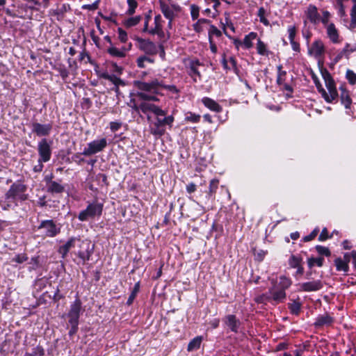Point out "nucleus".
<instances>
[{
	"instance_id": "obj_51",
	"label": "nucleus",
	"mask_w": 356,
	"mask_h": 356,
	"mask_svg": "<svg viewBox=\"0 0 356 356\" xmlns=\"http://www.w3.org/2000/svg\"><path fill=\"white\" fill-rule=\"evenodd\" d=\"M191 14L193 20L197 19L199 16V8L195 5H191Z\"/></svg>"
},
{
	"instance_id": "obj_7",
	"label": "nucleus",
	"mask_w": 356,
	"mask_h": 356,
	"mask_svg": "<svg viewBox=\"0 0 356 356\" xmlns=\"http://www.w3.org/2000/svg\"><path fill=\"white\" fill-rule=\"evenodd\" d=\"M134 86L142 91L159 94V90L161 88V86H163V83L159 81L158 79H154L148 83L140 81H134Z\"/></svg>"
},
{
	"instance_id": "obj_17",
	"label": "nucleus",
	"mask_w": 356,
	"mask_h": 356,
	"mask_svg": "<svg viewBox=\"0 0 356 356\" xmlns=\"http://www.w3.org/2000/svg\"><path fill=\"white\" fill-rule=\"evenodd\" d=\"M325 47L321 40L314 41L309 49V54L316 58L320 57L324 54Z\"/></svg>"
},
{
	"instance_id": "obj_60",
	"label": "nucleus",
	"mask_w": 356,
	"mask_h": 356,
	"mask_svg": "<svg viewBox=\"0 0 356 356\" xmlns=\"http://www.w3.org/2000/svg\"><path fill=\"white\" fill-rule=\"evenodd\" d=\"M122 126V123L120 122H111L110 123V129L112 131H118Z\"/></svg>"
},
{
	"instance_id": "obj_19",
	"label": "nucleus",
	"mask_w": 356,
	"mask_h": 356,
	"mask_svg": "<svg viewBox=\"0 0 356 356\" xmlns=\"http://www.w3.org/2000/svg\"><path fill=\"white\" fill-rule=\"evenodd\" d=\"M327 37L333 43L339 42V31L333 23L327 24L326 26Z\"/></svg>"
},
{
	"instance_id": "obj_20",
	"label": "nucleus",
	"mask_w": 356,
	"mask_h": 356,
	"mask_svg": "<svg viewBox=\"0 0 356 356\" xmlns=\"http://www.w3.org/2000/svg\"><path fill=\"white\" fill-rule=\"evenodd\" d=\"M202 102L207 108L212 111L220 113L222 111V106L213 99L204 97L202 99Z\"/></svg>"
},
{
	"instance_id": "obj_6",
	"label": "nucleus",
	"mask_w": 356,
	"mask_h": 356,
	"mask_svg": "<svg viewBox=\"0 0 356 356\" xmlns=\"http://www.w3.org/2000/svg\"><path fill=\"white\" fill-rule=\"evenodd\" d=\"M325 86L327 88L328 93L325 92V95H322L326 102H332L338 97V92L335 86L334 81L330 74L325 71L323 73Z\"/></svg>"
},
{
	"instance_id": "obj_9",
	"label": "nucleus",
	"mask_w": 356,
	"mask_h": 356,
	"mask_svg": "<svg viewBox=\"0 0 356 356\" xmlns=\"http://www.w3.org/2000/svg\"><path fill=\"white\" fill-rule=\"evenodd\" d=\"M107 145L106 138L93 140L88 144V147L85 148L82 152L84 156H90L102 151Z\"/></svg>"
},
{
	"instance_id": "obj_2",
	"label": "nucleus",
	"mask_w": 356,
	"mask_h": 356,
	"mask_svg": "<svg viewBox=\"0 0 356 356\" xmlns=\"http://www.w3.org/2000/svg\"><path fill=\"white\" fill-rule=\"evenodd\" d=\"M27 188V186L20 181L13 183L5 193V198L8 200V203L3 205V209L8 210L10 209L12 207L10 202H13L17 206L18 202H24L28 200Z\"/></svg>"
},
{
	"instance_id": "obj_18",
	"label": "nucleus",
	"mask_w": 356,
	"mask_h": 356,
	"mask_svg": "<svg viewBox=\"0 0 356 356\" xmlns=\"http://www.w3.org/2000/svg\"><path fill=\"white\" fill-rule=\"evenodd\" d=\"M305 14L307 19L312 24H316L320 21V15L318 13L317 8L314 5H309L307 7Z\"/></svg>"
},
{
	"instance_id": "obj_64",
	"label": "nucleus",
	"mask_w": 356,
	"mask_h": 356,
	"mask_svg": "<svg viewBox=\"0 0 356 356\" xmlns=\"http://www.w3.org/2000/svg\"><path fill=\"white\" fill-rule=\"evenodd\" d=\"M145 59H146V56H140L139 58H138L137 59V65L140 68H144L145 67Z\"/></svg>"
},
{
	"instance_id": "obj_61",
	"label": "nucleus",
	"mask_w": 356,
	"mask_h": 356,
	"mask_svg": "<svg viewBox=\"0 0 356 356\" xmlns=\"http://www.w3.org/2000/svg\"><path fill=\"white\" fill-rule=\"evenodd\" d=\"M330 13L328 11H323V17L321 19V22L322 23L326 26L328 24V22H329V18H330Z\"/></svg>"
},
{
	"instance_id": "obj_45",
	"label": "nucleus",
	"mask_w": 356,
	"mask_h": 356,
	"mask_svg": "<svg viewBox=\"0 0 356 356\" xmlns=\"http://www.w3.org/2000/svg\"><path fill=\"white\" fill-rule=\"evenodd\" d=\"M316 250L318 252V253L321 255H325L326 257H329L331 254L330 250L327 248L322 246V245H316Z\"/></svg>"
},
{
	"instance_id": "obj_11",
	"label": "nucleus",
	"mask_w": 356,
	"mask_h": 356,
	"mask_svg": "<svg viewBox=\"0 0 356 356\" xmlns=\"http://www.w3.org/2000/svg\"><path fill=\"white\" fill-rule=\"evenodd\" d=\"M39 229H44V235L47 237H54L60 233V228L56 226L52 220H43L38 227Z\"/></svg>"
},
{
	"instance_id": "obj_4",
	"label": "nucleus",
	"mask_w": 356,
	"mask_h": 356,
	"mask_svg": "<svg viewBox=\"0 0 356 356\" xmlns=\"http://www.w3.org/2000/svg\"><path fill=\"white\" fill-rule=\"evenodd\" d=\"M136 96L141 100L146 101L138 103L136 99H131L129 102H128V106L137 113H139L140 111L143 112V106L150 105V101H158L157 97L154 95L147 94L143 92H137Z\"/></svg>"
},
{
	"instance_id": "obj_39",
	"label": "nucleus",
	"mask_w": 356,
	"mask_h": 356,
	"mask_svg": "<svg viewBox=\"0 0 356 356\" xmlns=\"http://www.w3.org/2000/svg\"><path fill=\"white\" fill-rule=\"evenodd\" d=\"M289 307L291 310V314H298L301 308V304L298 301H293L290 303Z\"/></svg>"
},
{
	"instance_id": "obj_48",
	"label": "nucleus",
	"mask_w": 356,
	"mask_h": 356,
	"mask_svg": "<svg viewBox=\"0 0 356 356\" xmlns=\"http://www.w3.org/2000/svg\"><path fill=\"white\" fill-rule=\"evenodd\" d=\"M346 76L350 84L353 85L356 83V74L353 71L348 70Z\"/></svg>"
},
{
	"instance_id": "obj_50",
	"label": "nucleus",
	"mask_w": 356,
	"mask_h": 356,
	"mask_svg": "<svg viewBox=\"0 0 356 356\" xmlns=\"http://www.w3.org/2000/svg\"><path fill=\"white\" fill-rule=\"evenodd\" d=\"M255 301L257 303H264L266 302L271 301V298H270V295L262 294L261 296H257L255 298Z\"/></svg>"
},
{
	"instance_id": "obj_32",
	"label": "nucleus",
	"mask_w": 356,
	"mask_h": 356,
	"mask_svg": "<svg viewBox=\"0 0 356 356\" xmlns=\"http://www.w3.org/2000/svg\"><path fill=\"white\" fill-rule=\"evenodd\" d=\"M282 69V65H279L277 67L278 74H277V83L279 86H282V84H284L285 83V79H286V72L285 71H283Z\"/></svg>"
},
{
	"instance_id": "obj_57",
	"label": "nucleus",
	"mask_w": 356,
	"mask_h": 356,
	"mask_svg": "<svg viewBox=\"0 0 356 356\" xmlns=\"http://www.w3.org/2000/svg\"><path fill=\"white\" fill-rule=\"evenodd\" d=\"M29 1L33 2L36 6L47 7L49 3V0H28Z\"/></svg>"
},
{
	"instance_id": "obj_31",
	"label": "nucleus",
	"mask_w": 356,
	"mask_h": 356,
	"mask_svg": "<svg viewBox=\"0 0 356 356\" xmlns=\"http://www.w3.org/2000/svg\"><path fill=\"white\" fill-rule=\"evenodd\" d=\"M140 20H141L140 16H135V17H129L124 20V25L127 28L132 27V26L138 24L140 22Z\"/></svg>"
},
{
	"instance_id": "obj_24",
	"label": "nucleus",
	"mask_w": 356,
	"mask_h": 356,
	"mask_svg": "<svg viewBox=\"0 0 356 356\" xmlns=\"http://www.w3.org/2000/svg\"><path fill=\"white\" fill-rule=\"evenodd\" d=\"M333 322V318L328 314H324L318 316L314 323L316 327H321L324 325H330Z\"/></svg>"
},
{
	"instance_id": "obj_63",
	"label": "nucleus",
	"mask_w": 356,
	"mask_h": 356,
	"mask_svg": "<svg viewBox=\"0 0 356 356\" xmlns=\"http://www.w3.org/2000/svg\"><path fill=\"white\" fill-rule=\"evenodd\" d=\"M196 185L194 183H190L186 186V191L188 193H193L196 191Z\"/></svg>"
},
{
	"instance_id": "obj_3",
	"label": "nucleus",
	"mask_w": 356,
	"mask_h": 356,
	"mask_svg": "<svg viewBox=\"0 0 356 356\" xmlns=\"http://www.w3.org/2000/svg\"><path fill=\"white\" fill-rule=\"evenodd\" d=\"M77 251L75 252L83 262L88 261L93 252L94 245L91 244L90 240H81L77 238L76 247Z\"/></svg>"
},
{
	"instance_id": "obj_56",
	"label": "nucleus",
	"mask_w": 356,
	"mask_h": 356,
	"mask_svg": "<svg viewBox=\"0 0 356 356\" xmlns=\"http://www.w3.org/2000/svg\"><path fill=\"white\" fill-rule=\"evenodd\" d=\"M318 229L316 228L314 229L311 233L310 234H309L308 236H306L305 238H304V241H306V242H308V241H310L312 240H313L318 234Z\"/></svg>"
},
{
	"instance_id": "obj_1",
	"label": "nucleus",
	"mask_w": 356,
	"mask_h": 356,
	"mask_svg": "<svg viewBox=\"0 0 356 356\" xmlns=\"http://www.w3.org/2000/svg\"><path fill=\"white\" fill-rule=\"evenodd\" d=\"M143 113L147 115L150 133L155 136H163L165 132V127H171L174 122L172 115H167V111L152 103L143 106Z\"/></svg>"
},
{
	"instance_id": "obj_34",
	"label": "nucleus",
	"mask_w": 356,
	"mask_h": 356,
	"mask_svg": "<svg viewBox=\"0 0 356 356\" xmlns=\"http://www.w3.org/2000/svg\"><path fill=\"white\" fill-rule=\"evenodd\" d=\"M324 261V259L323 257H318V258H309L308 259V266L311 268L315 265L318 266V267H321L323 266Z\"/></svg>"
},
{
	"instance_id": "obj_5",
	"label": "nucleus",
	"mask_w": 356,
	"mask_h": 356,
	"mask_svg": "<svg viewBox=\"0 0 356 356\" xmlns=\"http://www.w3.org/2000/svg\"><path fill=\"white\" fill-rule=\"evenodd\" d=\"M103 204L97 202L89 204L85 210L81 211L78 216L81 221H86L88 218H92L95 216L102 215Z\"/></svg>"
},
{
	"instance_id": "obj_42",
	"label": "nucleus",
	"mask_w": 356,
	"mask_h": 356,
	"mask_svg": "<svg viewBox=\"0 0 356 356\" xmlns=\"http://www.w3.org/2000/svg\"><path fill=\"white\" fill-rule=\"evenodd\" d=\"M185 120L188 122H198L200 120V115L198 114L188 113L186 114Z\"/></svg>"
},
{
	"instance_id": "obj_27",
	"label": "nucleus",
	"mask_w": 356,
	"mask_h": 356,
	"mask_svg": "<svg viewBox=\"0 0 356 356\" xmlns=\"http://www.w3.org/2000/svg\"><path fill=\"white\" fill-rule=\"evenodd\" d=\"M203 337L202 336H197L193 339L188 344L187 350L188 352L193 351L200 348V345L202 342Z\"/></svg>"
},
{
	"instance_id": "obj_35",
	"label": "nucleus",
	"mask_w": 356,
	"mask_h": 356,
	"mask_svg": "<svg viewBox=\"0 0 356 356\" xmlns=\"http://www.w3.org/2000/svg\"><path fill=\"white\" fill-rule=\"evenodd\" d=\"M139 289H140V283L137 282L135 284L134 287L131 291V293L130 294V296L127 300V303L128 305H130L132 304L134 300L135 299L137 293L139 291Z\"/></svg>"
},
{
	"instance_id": "obj_55",
	"label": "nucleus",
	"mask_w": 356,
	"mask_h": 356,
	"mask_svg": "<svg viewBox=\"0 0 356 356\" xmlns=\"http://www.w3.org/2000/svg\"><path fill=\"white\" fill-rule=\"evenodd\" d=\"M27 259H28V257H26V255L25 254H22L16 255L13 259V261H15L17 263H19V264H22V263L26 261Z\"/></svg>"
},
{
	"instance_id": "obj_10",
	"label": "nucleus",
	"mask_w": 356,
	"mask_h": 356,
	"mask_svg": "<svg viewBox=\"0 0 356 356\" xmlns=\"http://www.w3.org/2000/svg\"><path fill=\"white\" fill-rule=\"evenodd\" d=\"M38 152L40 161L48 162L51 156V143H49L46 138H42L38 143Z\"/></svg>"
},
{
	"instance_id": "obj_16",
	"label": "nucleus",
	"mask_w": 356,
	"mask_h": 356,
	"mask_svg": "<svg viewBox=\"0 0 356 356\" xmlns=\"http://www.w3.org/2000/svg\"><path fill=\"white\" fill-rule=\"evenodd\" d=\"M77 238L72 237L70 238L64 245L60 246L58 248V253L61 254L63 259H65L67 253L72 248H75L76 247Z\"/></svg>"
},
{
	"instance_id": "obj_25",
	"label": "nucleus",
	"mask_w": 356,
	"mask_h": 356,
	"mask_svg": "<svg viewBox=\"0 0 356 356\" xmlns=\"http://www.w3.org/2000/svg\"><path fill=\"white\" fill-rule=\"evenodd\" d=\"M70 10V6L68 4L63 3L60 6H58L56 9L50 11V14L52 16L56 17L58 20L63 19L64 14Z\"/></svg>"
},
{
	"instance_id": "obj_41",
	"label": "nucleus",
	"mask_w": 356,
	"mask_h": 356,
	"mask_svg": "<svg viewBox=\"0 0 356 356\" xmlns=\"http://www.w3.org/2000/svg\"><path fill=\"white\" fill-rule=\"evenodd\" d=\"M129 8L127 11V14L131 15L135 13V10L138 6V3L136 0H127Z\"/></svg>"
},
{
	"instance_id": "obj_59",
	"label": "nucleus",
	"mask_w": 356,
	"mask_h": 356,
	"mask_svg": "<svg viewBox=\"0 0 356 356\" xmlns=\"http://www.w3.org/2000/svg\"><path fill=\"white\" fill-rule=\"evenodd\" d=\"M32 353L33 356H43L44 355V350L42 347L38 346L33 350Z\"/></svg>"
},
{
	"instance_id": "obj_26",
	"label": "nucleus",
	"mask_w": 356,
	"mask_h": 356,
	"mask_svg": "<svg viewBox=\"0 0 356 356\" xmlns=\"http://www.w3.org/2000/svg\"><path fill=\"white\" fill-rule=\"evenodd\" d=\"M155 26L151 29L149 32L151 34L161 35L163 33L162 31V18L160 15L155 16L154 17Z\"/></svg>"
},
{
	"instance_id": "obj_33",
	"label": "nucleus",
	"mask_w": 356,
	"mask_h": 356,
	"mask_svg": "<svg viewBox=\"0 0 356 356\" xmlns=\"http://www.w3.org/2000/svg\"><path fill=\"white\" fill-rule=\"evenodd\" d=\"M291 284H292V282L289 278H288L285 276H281L280 277L279 286H280V289L286 291V289H287L288 288L290 287Z\"/></svg>"
},
{
	"instance_id": "obj_47",
	"label": "nucleus",
	"mask_w": 356,
	"mask_h": 356,
	"mask_svg": "<svg viewBox=\"0 0 356 356\" xmlns=\"http://www.w3.org/2000/svg\"><path fill=\"white\" fill-rule=\"evenodd\" d=\"M108 53L114 56L122 58L124 56V53L115 47H111L108 49Z\"/></svg>"
},
{
	"instance_id": "obj_14",
	"label": "nucleus",
	"mask_w": 356,
	"mask_h": 356,
	"mask_svg": "<svg viewBox=\"0 0 356 356\" xmlns=\"http://www.w3.org/2000/svg\"><path fill=\"white\" fill-rule=\"evenodd\" d=\"M52 126L51 124H40L34 122L32 124V131L38 136H48L51 131Z\"/></svg>"
},
{
	"instance_id": "obj_46",
	"label": "nucleus",
	"mask_w": 356,
	"mask_h": 356,
	"mask_svg": "<svg viewBox=\"0 0 356 356\" xmlns=\"http://www.w3.org/2000/svg\"><path fill=\"white\" fill-rule=\"evenodd\" d=\"M257 52L259 54L264 55L266 53V46L261 40H258L257 44Z\"/></svg>"
},
{
	"instance_id": "obj_49",
	"label": "nucleus",
	"mask_w": 356,
	"mask_h": 356,
	"mask_svg": "<svg viewBox=\"0 0 356 356\" xmlns=\"http://www.w3.org/2000/svg\"><path fill=\"white\" fill-rule=\"evenodd\" d=\"M312 79H313V81L316 85V87L318 90V91L321 93L322 95H325V89L323 88L322 85L321 84L319 80L318 79V78L316 76H312Z\"/></svg>"
},
{
	"instance_id": "obj_53",
	"label": "nucleus",
	"mask_w": 356,
	"mask_h": 356,
	"mask_svg": "<svg viewBox=\"0 0 356 356\" xmlns=\"http://www.w3.org/2000/svg\"><path fill=\"white\" fill-rule=\"evenodd\" d=\"M331 236H329L328 231L327 228H323L318 236V240L320 241H324L327 240V238H330Z\"/></svg>"
},
{
	"instance_id": "obj_15",
	"label": "nucleus",
	"mask_w": 356,
	"mask_h": 356,
	"mask_svg": "<svg viewBox=\"0 0 356 356\" xmlns=\"http://www.w3.org/2000/svg\"><path fill=\"white\" fill-rule=\"evenodd\" d=\"M269 293L271 300H273L275 302H281L284 301L286 296L285 291L280 288H277L275 284L269 289Z\"/></svg>"
},
{
	"instance_id": "obj_43",
	"label": "nucleus",
	"mask_w": 356,
	"mask_h": 356,
	"mask_svg": "<svg viewBox=\"0 0 356 356\" xmlns=\"http://www.w3.org/2000/svg\"><path fill=\"white\" fill-rule=\"evenodd\" d=\"M222 35L221 31L218 29L215 26L211 25L209 31V39L212 40V36L220 37Z\"/></svg>"
},
{
	"instance_id": "obj_30",
	"label": "nucleus",
	"mask_w": 356,
	"mask_h": 356,
	"mask_svg": "<svg viewBox=\"0 0 356 356\" xmlns=\"http://www.w3.org/2000/svg\"><path fill=\"white\" fill-rule=\"evenodd\" d=\"M102 77H103L104 79H107V80L111 81L113 83H114L115 85V86H116V88H115V91L116 92H118V90H119L118 85L121 84V83H123L122 81L120 78H118V77H117V76H115L114 75H109L108 74H103L102 75Z\"/></svg>"
},
{
	"instance_id": "obj_44",
	"label": "nucleus",
	"mask_w": 356,
	"mask_h": 356,
	"mask_svg": "<svg viewBox=\"0 0 356 356\" xmlns=\"http://www.w3.org/2000/svg\"><path fill=\"white\" fill-rule=\"evenodd\" d=\"M161 88H165L167 90H168L172 94L176 95V98L179 97V90L177 89V88L174 85H164L163 84V86H161Z\"/></svg>"
},
{
	"instance_id": "obj_29",
	"label": "nucleus",
	"mask_w": 356,
	"mask_h": 356,
	"mask_svg": "<svg viewBox=\"0 0 356 356\" xmlns=\"http://www.w3.org/2000/svg\"><path fill=\"white\" fill-rule=\"evenodd\" d=\"M341 100L346 108H350L352 100L349 96L348 92L343 88H341Z\"/></svg>"
},
{
	"instance_id": "obj_38",
	"label": "nucleus",
	"mask_w": 356,
	"mask_h": 356,
	"mask_svg": "<svg viewBox=\"0 0 356 356\" xmlns=\"http://www.w3.org/2000/svg\"><path fill=\"white\" fill-rule=\"evenodd\" d=\"M301 261L302 259L300 257H296L295 255H291L289 260V264L291 268H295L299 267Z\"/></svg>"
},
{
	"instance_id": "obj_62",
	"label": "nucleus",
	"mask_w": 356,
	"mask_h": 356,
	"mask_svg": "<svg viewBox=\"0 0 356 356\" xmlns=\"http://www.w3.org/2000/svg\"><path fill=\"white\" fill-rule=\"evenodd\" d=\"M337 6L339 7V14L341 17L346 16V10H345V6L343 5V3H337Z\"/></svg>"
},
{
	"instance_id": "obj_13",
	"label": "nucleus",
	"mask_w": 356,
	"mask_h": 356,
	"mask_svg": "<svg viewBox=\"0 0 356 356\" xmlns=\"http://www.w3.org/2000/svg\"><path fill=\"white\" fill-rule=\"evenodd\" d=\"M299 291L305 292L316 291L323 288V283L321 280H313L298 284Z\"/></svg>"
},
{
	"instance_id": "obj_21",
	"label": "nucleus",
	"mask_w": 356,
	"mask_h": 356,
	"mask_svg": "<svg viewBox=\"0 0 356 356\" xmlns=\"http://www.w3.org/2000/svg\"><path fill=\"white\" fill-rule=\"evenodd\" d=\"M225 323L232 332H238V329L240 325V321L236 318V316L232 314L226 316L225 318Z\"/></svg>"
},
{
	"instance_id": "obj_58",
	"label": "nucleus",
	"mask_w": 356,
	"mask_h": 356,
	"mask_svg": "<svg viewBox=\"0 0 356 356\" xmlns=\"http://www.w3.org/2000/svg\"><path fill=\"white\" fill-rule=\"evenodd\" d=\"M118 38L122 42H125L127 40V33L123 31L122 29H118Z\"/></svg>"
},
{
	"instance_id": "obj_22",
	"label": "nucleus",
	"mask_w": 356,
	"mask_h": 356,
	"mask_svg": "<svg viewBox=\"0 0 356 356\" xmlns=\"http://www.w3.org/2000/svg\"><path fill=\"white\" fill-rule=\"evenodd\" d=\"M348 262L349 258L348 254H345L344 260L341 258H337L334 260V264L336 266V268L339 271H343L345 273L348 271Z\"/></svg>"
},
{
	"instance_id": "obj_8",
	"label": "nucleus",
	"mask_w": 356,
	"mask_h": 356,
	"mask_svg": "<svg viewBox=\"0 0 356 356\" xmlns=\"http://www.w3.org/2000/svg\"><path fill=\"white\" fill-rule=\"evenodd\" d=\"M81 309V301L76 298L71 305L70 309L68 313L69 323L74 329H76L79 323V318Z\"/></svg>"
},
{
	"instance_id": "obj_28",
	"label": "nucleus",
	"mask_w": 356,
	"mask_h": 356,
	"mask_svg": "<svg viewBox=\"0 0 356 356\" xmlns=\"http://www.w3.org/2000/svg\"><path fill=\"white\" fill-rule=\"evenodd\" d=\"M65 190L63 186L56 181H50L47 186V191L51 193H60Z\"/></svg>"
},
{
	"instance_id": "obj_36",
	"label": "nucleus",
	"mask_w": 356,
	"mask_h": 356,
	"mask_svg": "<svg viewBox=\"0 0 356 356\" xmlns=\"http://www.w3.org/2000/svg\"><path fill=\"white\" fill-rule=\"evenodd\" d=\"M350 29H354L356 27V4H353L350 10Z\"/></svg>"
},
{
	"instance_id": "obj_23",
	"label": "nucleus",
	"mask_w": 356,
	"mask_h": 356,
	"mask_svg": "<svg viewBox=\"0 0 356 356\" xmlns=\"http://www.w3.org/2000/svg\"><path fill=\"white\" fill-rule=\"evenodd\" d=\"M160 8L163 15L169 20L172 21L175 13L168 6V3L163 0H159Z\"/></svg>"
},
{
	"instance_id": "obj_37",
	"label": "nucleus",
	"mask_w": 356,
	"mask_h": 356,
	"mask_svg": "<svg viewBox=\"0 0 356 356\" xmlns=\"http://www.w3.org/2000/svg\"><path fill=\"white\" fill-rule=\"evenodd\" d=\"M256 36L257 34L255 33H250L245 37L243 40V44L247 49H249L252 46V40L254 39Z\"/></svg>"
},
{
	"instance_id": "obj_52",
	"label": "nucleus",
	"mask_w": 356,
	"mask_h": 356,
	"mask_svg": "<svg viewBox=\"0 0 356 356\" xmlns=\"http://www.w3.org/2000/svg\"><path fill=\"white\" fill-rule=\"evenodd\" d=\"M190 75L193 77L195 81H197V77H200V74L195 67L191 65L190 67Z\"/></svg>"
},
{
	"instance_id": "obj_54",
	"label": "nucleus",
	"mask_w": 356,
	"mask_h": 356,
	"mask_svg": "<svg viewBox=\"0 0 356 356\" xmlns=\"http://www.w3.org/2000/svg\"><path fill=\"white\" fill-rule=\"evenodd\" d=\"M289 38L291 41L295 40V36L296 35V29L295 26H291L288 28Z\"/></svg>"
},
{
	"instance_id": "obj_12",
	"label": "nucleus",
	"mask_w": 356,
	"mask_h": 356,
	"mask_svg": "<svg viewBox=\"0 0 356 356\" xmlns=\"http://www.w3.org/2000/svg\"><path fill=\"white\" fill-rule=\"evenodd\" d=\"M138 47L140 50L144 51L146 54L155 55L158 52L156 45L149 40H145L138 38L136 39Z\"/></svg>"
},
{
	"instance_id": "obj_40",
	"label": "nucleus",
	"mask_w": 356,
	"mask_h": 356,
	"mask_svg": "<svg viewBox=\"0 0 356 356\" xmlns=\"http://www.w3.org/2000/svg\"><path fill=\"white\" fill-rule=\"evenodd\" d=\"M219 181L218 179H212L209 184V195L212 196L216 193L218 186Z\"/></svg>"
}]
</instances>
